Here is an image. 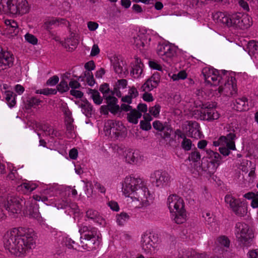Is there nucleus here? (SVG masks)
<instances>
[{
  "instance_id": "1",
  "label": "nucleus",
  "mask_w": 258,
  "mask_h": 258,
  "mask_svg": "<svg viewBox=\"0 0 258 258\" xmlns=\"http://www.w3.org/2000/svg\"><path fill=\"white\" fill-rule=\"evenodd\" d=\"M3 242L10 252L21 256L35 246L34 231L22 227L10 229L5 234Z\"/></svg>"
},
{
  "instance_id": "2",
  "label": "nucleus",
  "mask_w": 258,
  "mask_h": 258,
  "mask_svg": "<svg viewBox=\"0 0 258 258\" xmlns=\"http://www.w3.org/2000/svg\"><path fill=\"white\" fill-rule=\"evenodd\" d=\"M122 191L124 195H136L140 198L145 207H147L153 203L152 196H151L148 188L144 184L142 179L135 177H126L122 184Z\"/></svg>"
},
{
  "instance_id": "3",
  "label": "nucleus",
  "mask_w": 258,
  "mask_h": 258,
  "mask_svg": "<svg viewBox=\"0 0 258 258\" xmlns=\"http://www.w3.org/2000/svg\"><path fill=\"white\" fill-rule=\"evenodd\" d=\"M235 235L238 240L247 246L254 237L252 228L245 223L238 222L235 225Z\"/></svg>"
},
{
  "instance_id": "4",
  "label": "nucleus",
  "mask_w": 258,
  "mask_h": 258,
  "mask_svg": "<svg viewBox=\"0 0 258 258\" xmlns=\"http://www.w3.org/2000/svg\"><path fill=\"white\" fill-rule=\"evenodd\" d=\"M223 73V77L220 76L219 72L218 70L210 69L208 67L204 68L202 70V74L203 75L205 82L211 86H218L222 84L221 81L227 80V76L226 74L227 72L225 70L222 71Z\"/></svg>"
},
{
  "instance_id": "5",
  "label": "nucleus",
  "mask_w": 258,
  "mask_h": 258,
  "mask_svg": "<svg viewBox=\"0 0 258 258\" xmlns=\"http://www.w3.org/2000/svg\"><path fill=\"white\" fill-rule=\"evenodd\" d=\"M125 130L124 126L119 121L108 120L104 124L105 135L114 139L122 137Z\"/></svg>"
},
{
  "instance_id": "6",
  "label": "nucleus",
  "mask_w": 258,
  "mask_h": 258,
  "mask_svg": "<svg viewBox=\"0 0 258 258\" xmlns=\"http://www.w3.org/2000/svg\"><path fill=\"white\" fill-rule=\"evenodd\" d=\"M29 7L26 0H11L7 14L23 15L28 12Z\"/></svg>"
},
{
  "instance_id": "7",
  "label": "nucleus",
  "mask_w": 258,
  "mask_h": 258,
  "mask_svg": "<svg viewBox=\"0 0 258 258\" xmlns=\"http://www.w3.org/2000/svg\"><path fill=\"white\" fill-rule=\"evenodd\" d=\"M158 242V237L151 232H145L141 236V244L143 250L146 253L152 252L155 244Z\"/></svg>"
},
{
  "instance_id": "8",
  "label": "nucleus",
  "mask_w": 258,
  "mask_h": 258,
  "mask_svg": "<svg viewBox=\"0 0 258 258\" xmlns=\"http://www.w3.org/2000/svg\"><path fill=\"white\" fill-rule=\"evenodd\" d=\"M199 118L203 120L212 121L219 118L220 114L211 105L202 104L201 109L197 110Z\"/></svg>"
},
{
  "instance_id": "9",
  "label": "nucleus",
  "mask_w": 258,
  "mask_h": 258,
  "mask_svg": "<svg viewBox=\"0 0 258 258\" xmlns=\"http://www.w3.org/2000/svg\"><path fill=\"white\" fill-rule=\"evenodd\" d=\"M176 48L171 44H162L157 49L158 55L165 61L169 62L176 54Z\"/></svg>"
},
{
  "instance_id": "10",
  "label": "nucleus",
  "mask_w": 258,
  "mask_h": 258,
  "mask_svg": "<svg viewBox=\"0 0 258 258\" xmlns=\"http://www.w3.org/2000/svg\"><path fill=\"white\" fill-rule=\"evenodd\" d=\"M79 231L82 235L80 237L81 239L91 237L99 238V237H101V235L97 228L89 225L82 224L79 226Z\"/></svg>"
},
{
  "instance_id": "11",
  "label": "nucleus",
  "mask_w": 258,
  "mask_h": 258,
  "mask_svg": "<svg viewBox=\"0 0 258 258\" xmlns=\"http://www.w3.org/2000/svg\"><path fill=\"white\" fill-rule=\"evenodd\" d=\"M14 56L9 51H4L0 46V72L13 66Z\"/></svg>"
},
{
  "instance_id": "12",
  "label": "nucleus",
  "mask_w": 258,
  "mask_h": 258,
  "mask_svg": "<svg viewBox=\"0 0 258 258\" xmlns=\"http://www.w3.org/2000/svg\"><path fill=\"white\" fill-rule=\"evenodd\" d=\"M151 178L153 179V182H155L156 186L157 187H162L167 185L170 179V177L168 173L161 170L155 171L151 174Z\"/></svg>"
},
{
  "instance_id": "13",
  "label": "nucleus",
  "mask_w": 258,
  "mask_h": 258,
  "mask_svg": "<svg viewBox=\"0 0 258 258\" xmlns=\"http://www.w3.org/2000/svg\"><path fill=\"white\" fill-rule=\"evenodd\" d=\"M166 204L169 210H184V208L183 199L176 194L169 195Z\"/></svg>"
},
{
  "instance_id": "14",
  "label": "nucleus",
  "mask_w": 258,
  "mask_h": 258,
  "mask_svg": "<svg viewBox=\"0 0 258 258\" xmlns=\"http://www.w3.org/2000/svg\"><path fill=\"white\" fill-rule=\"evenodd\" d=\"M101 242V237L99 238H94L91 237L89 238L83 239L81 240V246L84 249L87 251H92L98 248Z\"/></svg>"
},
{
  "instance_id": "15",
  "label": "nucleus",
  "mask_w": 258,
  "mask_h": 258,
  "mask_svg": "<svg viewBox=\"0 0 258 258\" xmlns=\"http://www.w3.org/2000/svg\"><path fill=\"white\" fill-rule=\"evenodd\" d=\"M225 201L227 204L229 205L231 208L236 209L241 208L242 210L247 208V204L246 201L240 202L230 195H226L225 198Z\"/></svg>"
},
{
  "instance_id": "16",
  "label": "nucleus",
  "mask_w": 258,
  "mask_h": 258,
  "mask_svg": "<svg viewBox=\"0 0 258 258\" xmlns=\"http://www.w3.org/2000/svg\"><path fill=\"white\" fill-rule=\"evenodd\" d=\"M189 126L188 136L195 139H200L203 136L202 133L200 130V125L196 121H189L188 122Z\"/></svg>"
},
{
  "instance_id": "17",
  "label": "nucleus",
  "mask_w": 258,
  "mask_h": 258,
  "mask_svg": "<svg viewBox=\"0 0 258 258\" xmlns=\"http://www.w3.org/2000/svg\"><path fill=\"white\" fill-rule=\"evenodd\" d=\"M170 216L172 220L177 224L184 223L187 217L186 211H170Z\"/></svg>"
},
{
  "instance_id": "18",
  "label": "nucleus",
  "mask_w": 258,
  "mask_h": 258,
  "mask_svg": "<svg viewBox=\"0 0 258 258\" xmlns=\"http://www.w3.org/2000/svg\"><path fill=\"white\" fill-rule=\"evenodd\" d=\"M105 99L111 113L115 114L120 111V107L117 104L118 100L113 95L108 96Z\"/></svg>"
},
{
  "instance_id": "19",
  "label": "nucleus",
  "mask_w": 258,
  "mask_h": 258,
  "mask_svg": "<svg viewBox=\"0 0 258 258\" xmlns=\"http://www.w3.org/2000/svg\"><path fill=\"white\" fill-rule=\"evenodd\" d=\"M218 92L220 93H224L226 96H232L235 94L236 91L233 85L228 81L225 82L224 86L220 85L218 88Z\"/></svg>"
},
{
  "instance_id": "20",
  "label": "nucleus",
  "mask_w": 258,
  "mask_h": 258,
  "mask_svg": "<svg viewBox=\"0 0 258 258\" xmlns=\"http://www.w3.org/2000/svg\"><path fill=\"white\" fill-rule=\"evenodd\" d=\"M25 212H23L25 216L36 220L42 226L48 227V225L45 223V220L41 216L39 211H25Z\"/></svg>"
},
{
  "instance_id": "21",
  "label": "nucleus",
  "mask_w": 258,
  "mask_h": 258,
  "mask_svg": "<svg viewBox=\"0 0 258 258\" xmlns=\"http://www.w3.org/2000/svg\"><path fill=\"white\" fill-rule=\"evenodd\" d=\"M5 23L6 25V30L9 34L12 36L17 35L19 32V29L17 23L13 20H5Z\"/></svg>"
},
{
  "instance_id": "22",
  "label": "nucleus",
  "mask_w": 258,
  "mask_h": 258,
  "mask_svg": "<svg viewBox=\"0 0 258 258\" xmlns=\"http://www.w3.org/2000/svg\"><path fill=\"white\" fill-rule=\"evenodd\" d=\"M158 84V82L155 80L154 76H152L142 86L140 90L142 92H149L156 88Z\"/></svg>"
},
{
  "instance_id": "23",
  "label": "nucleus",
  "mask_w": 258,
  "mask_h": 258,
  "mask_svg": "<svg viewBox=\"0 0 258 258\" xmlns=\"http://www.w3.org/2000/svg\"><path fill=\"white\" fill-rule=\"evenodd\" d=\"M86 216L100 225H103L105 223V219L99 214L98 211H86Z\"/></svg>"
},
{
  "instance_id": "24",
  "label": "nucleus",
  "mask_w": 258,
  "mask_h": 258,
  "mask_svg": "<svg viewBox=\"0 0 258 258\" xmlns=\"http://www.w3.org/2000/svg\"><path fill=\"white\" fill-rule=\"evenodd\" d=\"M128 198L127 199V203L128 205V207L130 208H146L143 205L142 201L140 198H138L136 195L135 196L134 195L131 196H127Z\"/></svg>"
},
{
  "instance_id": "25",
  "label": "nucleus",
  "mask_w": 258,
  "mask_h": 258,
  "mask_svg": "<svg viewBox=\"0 0 258 258\" xmlns=\"http://www.w3.org/2000/svg\"><path fill=\"white\" fill-rule=\"evenodd\" d=\"M230 16H227L224 13L218 12L213 15V18L217 22L222 23L226 26L229 27L230 24Z\"/></svg>"
},
{
  "instance_id": "26",
  "label": "nucleus",
  "mask_w": 258,
  "mask_h": 258,
  "mask_svg": "<svg viewBox=\"0 0 258 258\" xmlns=\"http://www.w3.org/2000/svg\"><path fill=\"white\" fill-rule=\"evenodd\" d=\"M234 105V107L237 111H245L248 109L247 99L244 97L237 98L235 100Z\"/></svg>"
},
{
  "instance_id": "27",
  "label": "nucleus",
  "mask_w": 258,
  "mask_h": 258,
  "mask_svg": "<svg viewBox=\"0 0 258 258\" xmlns=\"http://www.w3.org/2000/svg\"><path fill=\"white\" fill-rule=\"evenodd\" d=\"M240 19V21L238 22V28L244 29L249 28L252 25L251 18L248 15L241 14Z\"/></svg>"
},
{
  "instance_id": "28",
  "label": "nucleus",
  "mask_w": 258,
  "mask_h": 258,
  "mask_svg": "<svg viewBox=\"0 0 258 258\" xmlns=\"http://www.w3.org/2000/svg\"><path fill=\"white\" fill-rule=\"evenodd\" d=\"M127 85V81L126 80L123 79L118 80L114 86L113 93H115L117 97H121V93L120 91V89L126 88Z\"/></svg>"
},
{
  "instance_id": "29",
  "label": "nucleus",
  "mask_w": 258,
  "mask_h": 258,
  "mask_svg": "<svg viewBox=\"0 0 258 258\" xmlns=\"http://www.w3.org/2000/svg\"><path fill=\"white\" fill-rule=\"evenodd\" d=\"M123 62L122 60H119L117 57L114 58L113 62V68L115 73L120 76L124 75L127 71L126 68L123 67Z\"/></svg>"
},
{
  "instance_id": "30",
  "label": "nucleus",
  "mask_w": 258,
  "mask_h": 258,
  "mask_svg": "<svg viewBox=\"0 0 258 258\" xmlns=\"http://www.w3.org/2000/svg\"><path fill=\"white\" fill-rule=\"evenodd\" d=\"M78 105L82 108V111L87 116H91L93 113V109L92 105L88 101H78Z\"/></svg>"
},
{
  "instance_id": "31",
  "label": "nucleus",
  "mask_w": 258,
  "mask_h": 258,
  "mask_svg": "<svg viewBox=\"0 0 258 258\" xmlns=\"http://www.w3.org/2000/svg\"><path fill=\"white\" fill-rule=\"evenodd\" d=\"M206 153L208 157L211 160L210 163L217 164L218 166L220 165L221 163V157L218 153L209 149L206 151Z\"/></svg>"
},
{
  "instance_id": "32",
  "label": "nucleus",
  "mask_w": 258,
  "mask_h": 258,
  "mask_svg": "<svg viewBox=\"0 0 258 258\" xmlns=\"http://www.w3.org/2000/svg\"><path fill=\"white\" fill-rule=\"evenodd\" d=\"M142 116V113L140 112L137 110L134 109L131 110V111L127 113V119L128 122L137 124L138 122V119Z\"/></svg>"
},
{
  "instance_id": "33",
  "label": "nucleus",
  "mask_w": 258,
  "mask_h": 258,
  "mask_svg": "<svg viewBox=\"0 0 258 258\" xmlns=\"http://www.w3.org/2000/svg\"><path fill=\"white\" fill-rule=\"evenodd\" d=\"M88 94L90 95V97L93 99V102L96 105H100L103 102V98L99 92L95 89H88Z\"/></svg>"
},
{
  "instance_id": "34",
  "label": "nucleus",
  "mask_w": 258,
  "mask_h": 258,
  "mask_svg": "<svg viewBox=\"0 0 258 258\" xmlns=\"http://www.w3.org/2000/svg\"><path fill=\"white\" fill-rule=\"evenodd\" d=\"M226 138V141L223 142V145L226 144V148L228 149V150H235V143L233 141V140L235 138V135L233 133H229L226 136H225Z\"/></svg>"
},
{
  "instance_id": "35",
  "label": "nucleus",
  "mask_w": 258,
  "mask_h": 258,
  "mask_svg": "<svg viewBox=\"0 0 258 258\" xmlns=\"http://www.w3.org/2000/svg\"><path fill=\"white\" fill-rule=\"evenodd\" d=\"M216 244L218 247L222 248L223 247H229L230 245V240L228 238L225 236H221L217 238Z\"/></svg>"
},
{
  "instance_id": "36",
  "label": "nucleus",
  "mask_w": 258,
  "mask_h": 258,
  "mask_svg": "<svg viewBox=\"0 0 258 258\" xmlns=\"http://www.w3.org/2000/svg\"><path fill=\"white\" fill-rule=\"evenodd\" d=\"M247 48L250 55H254L258 53V41H249L247 44Z\"/></svg>"
},
{
  "instance_id": "37",
  "label": "nucleus",
  "mask_w": 258,
  "mask_h": 258,
  "mask_svg": "<svg viewBox=\"0 0 258 258\" xmlns=\"http://www.w3.org/2000/svg\"><path fill=\"white\" fill-rule=\"evenodd\" d=\"M42 130L45 134L47 136H50L51 138L57 137L59 135L56 130L52 128L48 124H44L41 127Z\"/></svg>"
},
{
  "instance_id": "38",
  "label": "nucleus",
  "mask_w": 258,
  "mask_h": 258,
  "mask_svg": "<svg viewBox=\"0 0 258 258\" xmlns=\"http://www.w3.org/2000/svg\"><path fill=\"white\" fill-rule=\"evenodd\" d=\"M99 91L103 94V97L104 99L108 96L115 95V93H113V90L110 89L109 85L107 83L102 84L100 86Z\"/></svg>"
},
{
  "instance_id": "39",
  "label": "nucleus",
  "mask_w": 258,
  "mask_h": 258,
  "mask_svg": "<svg viewBox=\"0 0 258 258\" xmlns=\"http://www.w3.org/2000/svg\"><path fill=\"white\" fill-rule=\"evenodd\" d=\"M6 94V100L10 107H12L15 106L16 104V99L15 96L16 95L13 94V92L7 91L5 92Z\"/></svg>"
},
{
  "instance_id": "40",
  "label": "nucleus",
  "mask_w": 258,
  "mask_h": 258,
  "mask_svg": "<svg viewBox=\"0 0 258 258\" xmlns=\"http://www.w3.org/2000/svg\"><path fill=\"white\" fill-rule=\"evenodd\" d=\"M241 13L234 14L230 16V24L229 27H234L238 28V22L240 21V18H241Z\"/></svg>"
},
{
  "instance_id": "41",
  "label": "nucleus",
  "mask_w": 258,
  "mask_h": 258,
  "mask_svg": "<svg viewBox=\"0 0 258 258\" xmlns=\"http://www.w3.org/2000/svg\"><path fill=\"white\" fill-rule=\"evenodd\" d=\"M78 43V40L73 36L67 38L66 39L65 42V43L69 46V49H71V50H73L74 48H75L77 47Z\"/></svg>"
},
{
  "instance_id": "42",
  "label": "nucleus",
  "mask_w": 258,
  "mask_h": 258,
  "mask_svg": "<svg viewBox=\"0 0 258 258\" xmlns=\"http://www.w3.org/2000/svg\"><path fill=\"white\" fill-rule=\"evenodd\" d=\"M129 216L125 212L116 215V222L119 225H123L129 219Z\"/></svg>"
},
{
  "instance_id": "43",
  "label": "nucleus",
  "mask_w": 258,
  "mask_h": 258,
  "mask_svg": "<svg viewBox=\"0 0 258 258\" xmlns=\"http://www.w3.org/2000/svg\"><path fill=\"white\" fill-rule=\"evenodd\" d=\"M143 64H138L134 66L131 72L132 75L135 78H138L143 72Z\"/></svg>"
},
{
  "instance_id": "44",
  "label": "nucleus",
  "mask_w": 258,
  "mask_h": 258,
  "mask_svg": "<svg viewBox=\"0 0 258 258\" xmlns=\"http://www.w3.org/2000/svg\"><path fill=\"white\" fill-rule=\"evenodd\" d=\"M218 167V166H217V164H214L212 163H210V161L208 162L206 167L204 166H203L204 170L208 172L210 175L213 174Z\"/></svg>"
},
{
  "instance_id": "45",
  "label": "nucleus",
  "mask_w": 258,
  "mask_h": 258,
  "mask_svg": "<svg viewBox=\"0 0 258 258\" xmlns=\"http://www.w3.org/2000/svg\"><path fill=\"white\" fill-rule=\"evenodd\" d=\"M192 146V143L191 141L187 138L183 139L182 141L181 142V147L185 151L190 150L191 149Z\"/></svg>"
},
{
  "instance_id": "46",
  "label": "nucleus",
  "mask_w": 258,
  "mask_h": 258,
  "mask_svg": "<svg viewBox=\"0 0 258 258\" xmlns=\"http://www.w3.org/2000/svg\"><path fill=\"white\" fill-rule=\"evenodd\" d=\"M70 87L68 85L67 82L63 79L57 86V90L61 93L68 91Z\"/></svg>"
},
{
  "instance_id": "47",
  "label": "nucleus",
  "mask_w": 258,
  "mask_h": 258,
  "mask_svg": "<svg viewBox=\"0 0 258 258\" xmlns=\"http://www.w3.org/2000/svg\"><path fill=\"white\" fill-rule=\"evenodd\" d=\"M201 159V154L200 152L196 149L189 155L188 160L194 162H197Z\"/></svg>"
},
{
  "instance_id": "48",
  "label": "nucleus",
  "mask_w": 258,
  "mask_h": 258,
  "mask_svg": "<svg viewBox=\"0 0 258 258\" xmlns=\"http://www.w3.org/2000/svg\"><path fill=\"white\" fill-rule=\"evenodd\" d=\"M125 161L130 164L135 163L137 161V158L135 155V153L131 151H127L125 156Z\"/></svg>"
},
{
  "instance_id": "49",
  "label": "nucleus",
  "mask_w": 258,
  "mask_h": 258,
  "mask_svg": "<svg viewBox=\"0 0 258 258\" xmlns=\"http://www.w3.org/2000/svg\"><path fill=\"white\" fill-rule=\"evenodd\" d=\"M11 0H0V11L7 14Z\"/></svg>"
},
{
  "instance_id": "50",
  "label": "nucleus",
  "mask_w": 258,
  "mask_h": 258,
  "mask_svg": "<svg viewBox=\"0 0 258 258\" xmlns=\"http://www.w3.org/2000/svg\"><path fill=\"white\" fill-rule=\"evenodd\" d=\"M187 77V74L184 71H182L179 72L177 74H173L171 76V79L173 81H177L180 79L183 80L185 79Z\"/></svg>"
},
{
  "instance_id": "51",
  "label": "nucleus",
  "mask_w": 258,
  "mask_h": 258,
  "mask_svg": "<svg viewBox=\"0 0 258 258\" xmlns=\"http://www.w3.org/2000/svg\"><path fill=\"white\" fill-rule=\"evenodd\" d=\"M167 124L165 123V124H163L159 120H156L153 123V127L157 131H162L164 130L165 127L167 126Z\"/></svg>"
},
{
  "instance_id": "52",
  "label": "nucleus",
  "mask_w": 258,
  "mask_h": 258,
  "mask_svg": "<svg viewBox=\"0 0 258 258\" xmlns=\"http://www.w3.org/2000/svg\"><path fill=\"white\" fill-rule=\"evenodd\" d=\"M84 75L87 77L86 81L88 84L90 86H93L95 83V80L92 73L89 72H85Z\"/></svg>"
},
{
  "instance_id": "53",
  "label": "nucleus",
  "mask_w": 258,
  "mask_h": 258,
  "mask_svg": "<svg viewBox=\"0 0 258 258\" xmlns=\"http://www.w3.org/2000/svg\"><path fill=\"white\" fill-rule=\"evenodd\" d=\"M160 108L161 106L159 104H156L149 108V112L152 115L157 117L159 114Z\"/></svg>"
},
{
  "instance_id": "54",
  "label": "nucleus",
  "mask_w": 258,
  "mask_h": 258,
  "mask_svg": "<svg viewBox=\"0 0 258 258\" xmlns=\"http://www.w3.org/2000/svg\"><path fill=\"white\" fill-rule=\"evenodd\" d=\"M25 37L26 41L30 43L33 45L37 43L38 40L37 38L32 34L27 33L25 35Z\"/></svg>"
},
{
  "instance_id": "55",
  "label": "nucleus",
  "mask_w": 258,
  "mask_h": 258,
  "mask_svg": "<svg viewBox=\"0 0 258 258\" xmlns=\"http://www.w3.org/2000/svg\"><path fill=\"white\" fill-rule=\"evenodd\" d=\"M62 111L65 115L64 121H70L74 120L72 117V112L68 107H63Z\"/></svg>"
},
{
  "instance_id": "56",
  "label": "nucleus",
  "mask_w": 258,
  "mask_h": 258,
  "mask_svg": "<svg viewBox=\"0 0 258 258\" xmlns=\"http://www.w3.org/2000/svg\"><path fill=\"white\" fill-rule=\"evenodd\" d=\"M40 102L41 101L39 99L35 97H32L30 98L29 100H28V107H32L36 105H38Z\"/></svg>"
},
{
  "instance_id": "57",
  "label": "nucleus",
  "mask_w": 258,
  "mask_h": 258,
  "mask_svg": "<svg viewBox=\"0 0 258 258\" xmlns=\"http://www.w3.org/2000/svg\"><path fill=\"white\" fill-rule=\"evenodd\" d=\"M59 81V78L57 76H53L50 77L46 82V85L48 86H54Z\"/></svg>"
},
{
  "instance_id": "58",
  "label": "nucleus",
  "mask_w": 258,
  "mask_h": 258,
  "mask_svg": "<svg viewBox=\"0 0 258 258\" xmlns=\"http://www.w3.org/2000/svg\"><path fill=\"white\" fill-rule=\"evenodd\" d=\"M20 186L25 188L29 191H33L37 187V185L35 183L30 184L29 183H23Z\"/></svg>"
},
{
  "instance_id": "59",
  "label": "nucleus",
  "mask_w": 258,
  "mask_h": 258,
  "mask_svg": "<svg viewBox=\"0 0 258 258\" xmlns=\"http://www.w3.org/2000/svg\"><path fill=\"white\" fill-rule=\"evenodd\" d=\"M246 255L248 258H258V248L249 250Z\"/></svg>"
},
{
  "instance_id": "60",
  "label": "nucleus",
  "mask_w": 258,
  "mask_h": 258,
  "mask_svg": "<svg viewBox=\"0 0 258 258\" xmlns=\"http://www.w3.org/2000/svg\"><path fill=\"white\" fill-rule=\"evenodd\" d=\"M9 216L11 219H17L20 218L22 216L21 211L18 212L17 211L14 212V211H8Z\"/></svg>"
},
{
  "instance_id": "61",
  "label": "nucleus",
  "mask_w": 258,
  "mask_h": 258,
  "mask_svg": "<svg viewBox=\"0 0 258 258\" xmlns=\"http://www.w3.org/2000/svg\"><path fill=\"white\" fill-rule=\"evenodd\" d=\"M140 126L142 130L145 131H148L150 130L152 127L151 125L149 122L145 121L143 120L141 121Z\"/></svg>"
},
{
  "instance_id": "62",
  "label": "nucleus",
  "mask_w": 258,
  "mask_h": 258,
  "mask_svg": "<svg viewBox=\"0 0 258 258\" xmlns=\"http://www.w3.org/2000/svg\"><path fill=\"white\" fill-rule=\"evenodd\" d=\"M128 95L132 98H136L138 96L139 93L135 87L132 86V87H130L128 91Z\"/></svg>"
},
{
  "instance_id": "63",
  "label": "nucleus",
  "mask_w": 258,
  "mask_h": 258,
  "mask_svg": "<svg viewBox=\"0 0 258 258\" xmlns=\"http://www.w3.org/2000/svg\"><path fill=\"white\" fill-rule=\"evenodd\" d=\"M85 68L87 70V72H91L90 71L94 70L95 68L94 62L93 60H91L86 63Z\"/></svg>"
},
{
  "instance_id": "64",
  "label": "nucleus",
  "mask_w": 258,
  "mask_h": 258,
  "mask_svg": "<svg viewBox=\"0 0 258 258\" xmlns=\"http://www.w3.org/2000/svg\"><path fill=\"white\" fill-rule=\"evenodd\" d=\"M165 132L163 135V138L166 139V138H170L171 136V133L172 132V128L170 125H167L166 127H165Z\"/></svg>"
}]
</instances>
